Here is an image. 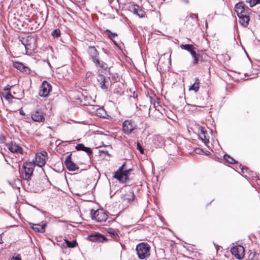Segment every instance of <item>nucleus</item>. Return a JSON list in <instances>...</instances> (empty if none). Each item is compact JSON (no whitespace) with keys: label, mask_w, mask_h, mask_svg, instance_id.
I'll return each instance as SVG.
<instances>
[{"label":"nucleus","mask_w":260,"mask_h":260,"mask_svg":"<svg viewBox=\"0 0 260 260\" xmlns=\"http://www.w3.org/2000/svg\"><path fill=\"white\" fill-rule=\"evenodd\" d=\"M108 233L113 235H117L115 231H108Z\"/></svg>","instance_id":"58836bf2"},{"label":"nucleus","mask_w":260,"mask_h":260,"mask_svg":"<svg viewBox=\"0 0 260 260\" xmlns=\"http://www.w3.org/2000/svg\"><path fill=\"white\" fill-rule=\"evenodd\" d=\"M5 140V137H2V140Z\"/></svg>","instance_id":"37998d69"},{"label":"nucleus","mask_w":260,"mask_h":260,"mask_svg":"<svg viewBox=\"0 0 260 260\" xmlns=\"http://www.w3.org/2000/svg\"><path fill=\"white\" fill-rule=\"evenodd\" d=\"M91 214L92 219L99 222L105 221L108 218L107 213L102 209H98L93 213L91 212Z\"/></svg>","instance_id":"39448f33"},{"label":"nucleus","mask_w":260,"mask_h":260,"mask_svg":"<svg viewBox=\"0 0 260 260\" xmlns=\"http://www.w3.org/2000/svg\"><path fill=\"white\" fill-rule=\"evenodd\" d=\"M47 158V153L45 151L38 152L36 154L35 157V164L39 167L43 166Z\"/></svg>","instance_id":"423d86ee"},{"label":"nucleus","mask_w":260,"mask_h":260,"mask_svg":"<svg viewBox=\"0 0 260 260\" xmlns=\"http://www.w3.org/2000/svg\"><path fill=\"white\" fill-rule=\"evenodd\" d=\"M64 164L67 168L70 171H74L79 169L78 166L71 160V155L67 156Z\"/></svg>","instance_id":"9b49d317"},{"label":"nucleus","mask_w":260,"mask_h":260,"mask_svg":"<svg viewBox=\"0 0 260 260\" xmlns=\"http://www.w3.org/2000/svg\"><path fill=\"white\" fill-rule=\"evenodd\" d=\"M240 19V22L244 26H246L248 25L249 18L247 15L246 14L241 15L238 16Z\"/></svg>","instance_id":"4be33fe9"},{"label":"nucleus","mask_w":260,"mask_h":260,"mask_svg":"<svg viewBox=\"0 0 260 260\" xmlns=\"http://www.w3.org/2000/svg\"><path fill=\"white\" fill-rule=\"evenodd\" d=\"M224 158L229 163L234 164L235 163V160L228 155H224Z\"/></svg>","instance_id":"c756f323"},{"label":"nucleus","mask_w":260,"mask_h":260,"mask_svg":"<svg viewBox=\"0 0 260 260\" xmlns=\"http://www.w3.org/2000/svg\"><path fill=\"white\" fill-rule=\"evenodd\" d=\"M122 198L123 201L124 200L126 203L129 204L134 201L135 196L132 190H129L125 193L122 195Z\"/></svg>","instance_id":"2eb2a0df"},{"label":"nucleus","mask_w":260,"mask_h":260,"mask_svg":"<svg viewBox=\"0 0 260 260\" xmlns=\"http://www.w3.org/2000/svg\"><path fill=\"white\" fill-rule=\"evenodd\" d=\"M200 82V80L198 78H196L194 83L189 87V90H194L196 92H198L199 89V85Z\"/></svg>","instance_id":"393cba45"},{"label":"nucleus","mask_w":260,"mask_h":260,"mask_svg":"<svg viewBox=\"0 0 260 260\" xmlns=\"http://www.w3.org/2000/svg\"><path fill=\"white\" fill-rule=\"evenodd\" d=\"M7 146L8 149L12 153L22 154L23 152L22 147L15 143L11 142L7 144Z\"/></svg>","instance_id":"f8f14e48"},{"label":"nucleus","mask_w":260,"mask_h":260,"mask_svg":"<svg viewBox=\"0 0 260 260\" xmlns=\"http://www.w3.org/2000/svg\"><path fill=\"white\" fill-rule=\"evenodd\" d=\"M124 162L123 165L119 168L116 172H115L114 178L117 179L119 182L124 183L126 182L128 178V176L131 169L124 170V167L125 165Z\"/></svg>","instance_id":"7ed1b4c3"},{"label":"nucleus","mask_w":260,"mask_h":260,"mask_svg":"<svg viewBox=\"0 0 260 260\" xmlns=\"http://www.w3.org/2000/svg\"><path fill=\"white\" fill-rule=\"evenodd\" d=\"M88 240L91 242L102 243L107 241L106 238L103 235L98 233L89 236L88 237Z\"/></svg>","instance_id":"ddd939ff"},{"label":"nucleus","mask_w":260,"mask_h":260,"mask_svg":"<svg viewBox=\"0 0 260 260\" xmlns=\"http://www.w3.org/2000/svg\"><path fill=\"white\" fill-rule=\"evenodd\" d=\"M233 255L238 259H242L245 255L244 248L241 245L233 247L231 249Z\"/></svg>","instance_id":"0eeeda50"},{"label":"nucleus","mask_w":260,"mask_h":260,"mask_svg":"<svg viewBox=\"0 0 260 260\" xmlns=\"http://www.w3.org/2000/svg\"><path fill=\"white\" fill-rule=\"evenodd\" d=\"M76 150L80 151H84L86 152L88 155L92 154V151L89 147H85L83 144H79L76 146Z\"/></svg>","instance_id":"412c9836"},{"label":"nucleus","mask_w":260,"mask_h":260,"mask_svg":"<svg viewBox=\"0 0 260 260\" xmlns=\"http://www.w3.org/2000/svg\"><path fill=\"white\" fill-rule=\"evenodd\" d=\"M137 149L140 151V153L141 154L144 153V149H143L142 147L140 145L139 143H137Z\"/></svg>","instance_id":"72a5a7b5"},{"label":"nucleus","mask_w":260,"mask_h":260,"mask_svg":"<svg viewBox=\"0 0 260 260\" xmlns=\"http://www.w3.org/2000/svg\"><path fill=\"white\" fill-rule=\"evenodd\" d=\"M136 128L134 123L131 120H125L122 123V130L132 131L135 130Z\"/></svg>","instance_id":"a211bd4d"},{"label":"nucleus","mask_w":260,"mask_h":260,"mask_svg":"<svg viewBox=\"0 0 260 260\" xmlns=\"http://www.w3.org/2000/svg\"><path fill=\"white\" fill-rule=\"evenodd\" d=\"M138 257L141 259H144L150 256V247L146 243L142 242L138 244L136 248Z\"/></svg>","instance_id":"f03ea898"},{"label":"nucleus","mask_w":260,"mask_h":260,"mask_svg":"<svg viewBox=\"0 0 260 260\" xmlns=\"http://www.w3.org/2000/svg\"><path fill=\"white\" fill-rule=\"evenodd\" d=\"M247 3L249 4L251 7L255 6L256 4L260 3V0H246Z\"/></svg>","instance_id":"cd10ccee"},{"label":"nucleus","mask_w":260,"mask_h":260,"mask_svg":"<svg viewBox=\"0 0 260 260\" xmlns=\"http://www.w3.org/2000/svg\"><path fill=\"white\" fill-rule=\"evenodd\" d=\"M10 260H21V258L20 255L17 254L14 255Z\"/></svg>","instance_id":"f704fd0d"},{"label":"nucleus","mask_w":260,"mask_h":260,"mask_svg":"<svg viewBox=\"0 0 260 260\" xmlns=\"http://www.w3.org/2000/svg\"><path fill=\"white\" fill-rule=\"evenodd\" d=\"M60 35V30L56 29L52 32V35L54 37H58Z\"/></svg>","instance_id":"473e14b6"},{"label":"nucleus","mask_w":260,"mask_h":260,"mask_svg":"<svg viewBox=\"0 0 260 260\" xmlns=\"http://www.w3.org/2000/svg\"><path fill=\"white\" fill-rule=\"evenodd\" d=\"M22 45L25 47L26 53L30 54L37 46V39L36 36H28L23 37L21 40Z\"/></svg>","instance_id":"f257e3e1"},{"label":"nucleus","mask_w":260,"mask_h":260,"mask_svg":"<svg viewBox=\"0 0 260 260\" xmlns=\"http://www.w3.org/2000/svg\"><path fill=\"white\" fill-rule=\"evenodd\" d=\"M106 78L103 75H99L98 76V80L100 83L101 88L103 89L107 88V86L106 85Z\"/></svg>","instance_id":"5701e85b"},{"label":"nucleus","mask_w":260,"mask_h":260,"mask_svg":"<svg viewBox=\"0 0 260 260\" xmlns=\"http://www.w3.org/2000/svg\"><path fill=\"white\" fill-rule=\"evenodd\" d=\"M95 64L97 66L98 64H99L100 65V67L103 69H104V70H106L107 68H108V66L107 64L104 62V61H100V63H95Z\"/></svg>","instance_id":"2f4dec72"},{"label":"nucleus","mask_w":260,"mask_h":260,"mask_svg":"<svg viewBox=\"0 0 260 260\" xmlns=\"http://www.w3.org/2000/svg\"><path fill=\"white\" fill-rule=\"evenodd\" d=\"M65 242L69 247H74L76 246V241H73L72 242H70L67 240H65Z\"/></svg>","instance_id":"7c9ffc66"},{"label":"nucleus","mask_w":260,"mask_h":260,"mask_svg":"<svg viewBox=\"0 0 260 260\" xmlns=\"http://www.w3.org/2000/svg\"><path fill=\"white\" fill-rule=\"evenodd\" d=\"M170 117L174 120H176L177 119V117L175 115L173 114L172 116Z\"/></svg>","instance_id":"4c0bfd02"},{"label":"nucleus","mask_w":260,"mask_h":260,"mask_svg":"<svg viewBox=\"0 0 260 260\" xmlns=\"http://www.w3.org/2000/svg\"><path fill=\"white\" fill-rule=\"evenodd\" d=\"M192 56L194 58L193 63H197L198 62V61L199 55L196 53V52H195V55L194 56Z\"/></svg>","instance_id":"c9c22d12"},{"label":"nucleus","mask_w":260,"mask_h":260,"mask_svg":"<svg viewBox=\"0 0 260 260\" xmlns=\"http://www.w3.org/2000/svg\"><path fill=\"white\" fill-rule=\"evenodd\" d=\"M181 49L185 50L189 52L192 56L195 55L196 51L193 45L190 44L181 45L180 46Z\"/></svg>","instance_id":"aec40b11"},{"label":"nucleus","mask_w":260,"mask_h":260,"mask_svg":"<svg viewBox=\"0 0 260 260\" xmlns=\"http://www.w3.org/2000/svg\"><path fill=\"white\" fill-rule=\"evenodd\" d=\"M31 118L34 121L41 122L44 120V114L41 109H37L31 113Z\"/></svg>","instance_id":"9d476101"},{"label":"nucleus","mask_w":260,"mask_h":260,"mask_svg":"<svg viewBox=\"0 0 260 260\" xmlns=\"http://www.w3.org/2000/svg\"><path fill=\"white\" fill-rule=\"evenodd\" d=\"M35 166V165L32 162H26L23 164L22 177L24 179L27 181L31 179Z\"/></svg>","instance_id":"20e7f679"},{"label":"nucleus","mask_w":260,"mask_h":260,"mask_svg":"<svg viewBox=\"0 0 260 260\" xmlns=\"http://www.w3.org/2000/svg\"><path fill=\"white\" fill-rule=\"evenodd\" d=\"M12 87H13V86H11L10 87V88L6 87V88L4 89L5 92L4 93V94H5V95H4V96L8 100H10L14 98V96H13V94H12V91H11V88Z\"/></svg>","instance_id":"a878e982"},{"label":"nucleus","mask_w":260,"mask_h":260,"mask_svg":"<svg viewBox=\"0 0 260 260\" xmlns=\"http://www.w3.org/2000/svg\"><path fill=\"white\" fill-rule=\"evenodd\" d=\"M96 115L99 117L106 118L107 114L105 110L102 108H98L95 112Z\"/></svg>","instance_id":"bb28decb"},{"label":"nucleus","mask_w":260,"mask_h":260,"mask_svg":"<svg viewBox=\"0 0 260 260\" xmlns=\"http://www.w3.org/2000/svg\"><path fill=\"white\" fill-rule=\"evenodd\" d=\"M51 90V85L47 81H44L40 87L39 95L41 96L46 97L48 95Z\"/></svg>","instance_id":"1a4fd4ad"},{"label":"nucleus","mask_w":260,"mask_h":260,"mask_svg":"<svg viewBox=\"0 0 260 260\" xmlns=\"http://www.w3.org/2000/svg\"><path fill=\"white\" fill-rule=\"evenodd\" d=\"M198 137L205 144L209 142L210 136L208 133V131H200V133L198 134Z\"/></svg>","instance_id":"6ab92c4d"},{"label":"nucleus","mask_w":260,"mask_h":260,"mask_svg":"<svg viewBox=\"0 0 260 260\" xmlns=\"http://www.w3.org/2000/svg\"><path fill=\"white\" fill-rule=\"evenodd\" d=\"M154 112L156 113H158V110H156V109L154 110Z\"/></svg>","instance_id":"79ce46f5"},{"label":"nucleus","mask_w":260,"mask_h":260,"mask_svg":"<svg viewBox=\"0 0 260 260\" xmlns=\"http://www.w3.org/2000/svg\"><path fill=\"white\" fill-rule=\"evenodd\" d=\"M13 67L23 73L26 74L29 73L30 69L27 67L24 66L22 62H14L13 63Z\"/></svg>","instance_id":"f3484780"},{"label":"nucleus","mask_w":260,"mask_h":260,"mask_svg":"<svg viewBox=\"0 0 260 260\" xmlns=\"http://www.w3.org/2000/svg\"><path fill=\"white\" fill-rule=\"evenodd\" d=\"M152 110V109L151 108H150L149 114L151 113Z\"/></svg>","instance_id":"ea45409f"},{"label":"nucleus","mask_w":260,"mask_h":260,"mask_svg":"<svg viewBox=\"0 0 260 260\" xmlns=\"http://www.w3.org/2000/svg\"><path fill=\"white\" fill-rule=\"evenodd\" d=\"M88 53L92 59V61L95 63H100V60L98 58L99 53L94 47H89Z\"/></svg>","instance_id":"4468645a"},{"label":"nucleus","mask_w":260,"mask_h":260,"mask_svg":"<svg viewBox=\"0 0 260 260\" xmlns=\"http://www.w3.org/2000/svg\"><path fill=\"white\" fill-rule=\"evenodd\" d=\"M203 150L201 149H197L196 150V152L198 154H201L202 153H203Z\"/></svg>","instance_id":"e433bc0d"},{"label":"nucleus","mask_w":260,"mask_h":260,"mask_svg":"<svg viewBox=\"0 0 260 260\" xmlns=\"http://www.w3.org/2000/svg\"><path fill=\"white\" fill-rule=\"evenodd\" d=\"M45 224L40 225L38 224H32L31 228L35 231L44 233L45 231Z\"/></svg>","instance_id":"b1692460"},{"label":"nucleus","mask_w":260,"mask_h":260,"mask_svg":"<svg viewBox=\"0 0 260 260\" xmlns=\"http://www.w3.org/2000/svg\"><path fill=\"white\" fill-rule=\"evenodd\" d=\"M194 15V16H195L196 18H197V17H198L197 15Z\"/></svg>","instance_id":"c03bdc74"},{"label":"nucleus","mask_w":260,"mask_h":260,"mask_svg":"<svg viewBox=\"0 0 260 260\" xmlns=\"http://www.w3.org/2000/svg\"><path fill=\"white\" fill-rule=\"evenodd\" d=\"M247 9H245L244 4L242 2H240L237 4L235 7V10L238 16L247 14Z\"/></svg>","instance_id":"dca6fc26"},{"label":"nucleus","mask_w":260,"mask_h":260,"mask_svg":"<svg viewBox=\"0 0 260 260\" xmlns=\"http://www.w3.org/2000/svg\"><path fill=\"white\" fill-rule=\"evenodd\" d=\"M105 33L108 36V37L111 39H113L117 36V34L116 33L112 32L109 29H107L105 31Z\"/></svg>","instance_id":"c85d7f7f"},{"label":"nucleus","mask_w":260,"mask_h":260,"mask_svg":"<svg viewBox=\"0 0 260 260\" xmlns=\"http://www.w3.org/2000/svg\"><path fill=\"white\" fill-rule=\"evenodd\" d=\"M125 132H127L126 133L127 134H129L130 132H131L132 131H125Z\"/></svg>","instance_id":"a19ab883"},{"label":"nucleus","mask_w":260,"mask_h":260,"mask_svg":"<svg viewBox=\"0 0 260 260\" xmlns=\"http://www.w3.org/2000/svg\"><path fill=\"white\" fill-rule=\"evenodd\" d=\"M127 9L140 18H143L145 16V13L144 11L137 5L131 4L127 7Z\"/></svg>","instance_id":"6e6552de"}]
</instances>
